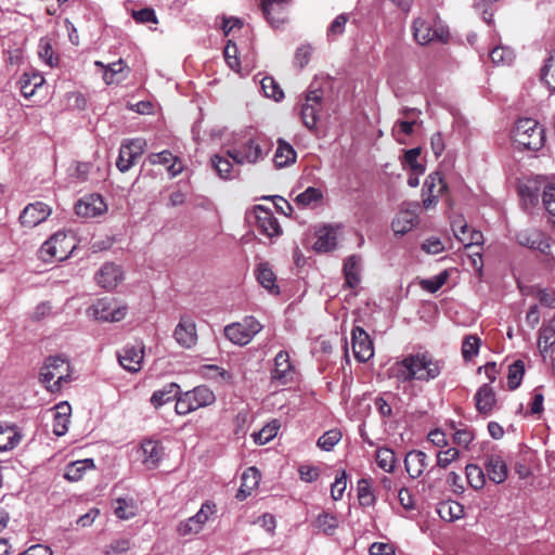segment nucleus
Here are the masks:
<instances>
[{"instance_id": "1", "label": "nucleus", "mask_w": 555, "mask_h": 555, "mask_svg": "<svg viewBox=\"0 0 555 555\" xmlns=\"http://www.w3.org/2000/svg\"><path fill=\"white\" fill-rule=\"evenodd\" d=\"M442 367L443 364L441 361L424 352L409 354L401 361L396 362L391 367V373L392 376L401 383L411 382L413 379L429 382L440 375Z\"/></svg>"}, {"instance_id": "18", "label": "nucleus", "mask_w": 555, "mask_h": 555, "mask_svg": "<svg viewBox=\"0 0 555 555\" xmlns=\"http://www.w3.org/2000/svg\"><path fill=\"white\" fill-rule=\"evenodd\" d=\"M289 0H261V10L272 26H279L287 20Z\"/></svg>"}, {"instance_id": "45", "label": "nucleus", "mask_w": 555, "mask_h": 555, "mask_svg": "<svg viewBox=\"0 0 555 555\" xmlns=\"http://www.w3.org/2000/svg\"><path fill=\"white\" fill-rule=\"evenodd\" d=\"M358 499L362 506H372L375 503V495L369 479L358 481Z\"/></svg>"}, {"instance_id": "4", "label": "nucleus", "mask_w": 555, "mask_h": 555, "mask_svg": "<svg viewBox=\"0 0 555 555\" xmlns=\"http://www.w3.org/2000/svg\"><path fill=\"white\" fill-rule=\"evenodd\" d=\"M412 28L415 40L422 46L435 40L446 42L449 37L447 27L430 12L417 17Z\"/></svg>"}, {"instance_id": "48", "label": "nucleus", "mask_w": 555, "mask_h": 555, "mask_svg": "<svg viewBox=\"0 0 555 555\" xmlns=\"http://www.w3.org/2000/svg\"><path fill=\"white\" fill-rule=\"evenodd\" d=\"M438 512L443 519L452 521L463 516V506L455 501H450L441 503Z\"/></svg>"}, {"instance_id": "63", "label": "nucleus", "mask_w": 555, "mask_h": 555, "mask_svg": "<svg viewBox=\"0 0 555 555\" xmlns=\"http://www.w3.org/2000/svg\"><path fill=\"white\" fill-rule=\"evenodd\" d=\"M542 202L548 214L555 216V182L548 183L544 188Z\"/></svg>"}, {"instance_id": "32", "label": "nucleus", "mask_w": 555, "mask_h": 555, "mask_svg": "<svg viewBox=\"0 0 555 555\" xmlns=\"http://www.w3.org/2000/svg\"><path fill=\"white\" fill-rule=\"evenodd\" d=\"M260 481V473L256 467H248L242 475V483L237 491L238 500L246 499Z\"/></svg>"}, {"instance_id": "38", "label": "nucleus", "mask_w": 555, "mask_h": 555, "mask_svg": "<svg viewBox=\"0 0 555 555\" xmlns=\"http://www.w3.org/2000/svg\"><path fill=\"white\" fill-rule=\"evenodd\" d=\"M361 258L357 255L349 256L344 263L346 282L354 287L360 282Z\"/></svg>"}, {"instance_id": "34", "label": "nucleus", "mask_w": 555, "mask_h": 555, "mask_svg": "<svg viewBox=\"0 0 555 555\" xmlns=\"http://www.w3.org/2000/svg\"><path fill=\"white\" fill-rule=\"evenodd\" d=\"M555 345V314L544 323L539 331L538 347L542 353H546Z\"/></svg>"}, {"instance_id": "50", "label": "nucleus", "mask_w": 555, "mask_h": 555, "mask_svg": "<svg viewBox=\"0 0 555 555\" xmlns=\"http://www.w3.org/2000/svg\"><path fill=\"white\" fill-rule=\"evenodd\" d=\"M377 465L385 472L391 473L395 468V452L388 448H382L376 451Z\"/></svg>"}, {"instance_id": "15", "label": "nucleus", "mask_w": 555, "mask_h": 555, "mask_svg": "<svg viewBox=\"0 0 555 555\" xmlns=\"http://www.w3.org/2000/svg\"><path fill=\"white\" fill-rule=\"evenodd\" d=\"M52 209L42 202L28 204L20 215V222L24 228L33 229L42 223L51 215Z\"/></svg>"}, {"instance_id": "23", "label": "nucleus", "mask_w": 555, "mask_h": 555, "mask_svg": "<svg viewBox=\"0 0 555 555\" xmlns=\"http://www.w3.org/2000/svg\"><path fill=\"white\" fill-rule=\"evenodd\" d=\"M124 279L122 270L115 263H105L95 275L98 284L106 289L115 288Z\"/></svg>"}, {"instance_id": "62", "label": "nucleus", "mask_w": 555, "mask_h": 555, "mask_svg": "<svg viewBox=\"0 0 555 555\" xmlns=\"http://www.w3.org/2000/svg\"><path fill=\"white\" fill-rule=\"evenodd\" d=\"M346 479L347 474L345 470H341L340 474L336 476L335 481L331 486V495L333 500L338 501L343 498L347 485Z\"/></svg>"}, {"instance_id": "60", "label": "nucleus", "mask_w": 555, "mask_h": 555, "mask_svg": "<svg viewBox=\"0 0 555 555\" xmlns=\"http://www.w3.org/2000/svg\"><path fill=\"white\" fill-rule=\"evenodd\" d=\"M224 59L231 69L241 73L240 60L237 57V47L229 40L224 48Z\"/></svg>"}, {"instance_id": "51", "label": "nucleus", "mask_w": 555, "mask_h": 555, "mask_svg": "<svg viewBox=\"0 0 555 555\" xmlns=\"http://www.w3.org/2000/svg\"><path fill=\"white\" fill-rule=\"evenodd\" d=\"M421 154V149L415 147L411 149L404 152L403 156V166H406L410 168L411 171H413L416 175H422L425 171V167L418 163L417 158Z\"/></svg>"}, {"instance_id": "33", "label": "nucleus", "mask_w": 555, "mask_h": 555, "mask_svg": "<svg viewBox=\"0 0 555 555\" xmlns=\"http://www.w3.org/2000/svg\"><path fill=\"white\" fill-rule=\"evenodd\" d=\"M179 385L176 383H169L165 385L162 389L155 390L151 396L150 402L155 408L158 409L164 404L170 402L179 393Z\"/></svg>"}, {"instance_id": "43", "label": "nucleus", "mask_w": 555, "mask_h": 555, "mask_svg": "<svg viewBox=\"0 0 555 555\" xmlns=\"http://www.w3.org/2000/svg\"><path fill=\"white\" fill-rule=\"evenodd\" d=\"M447 190V183L439 172L430 173L423 188L424 194H442Z\"/></svg>"}, {"instance_id": "11", "label": "nucleus", "mask_w": 555, "mask_h": 555, "mask_svg": "<svg viewBox=\"0 0 555 555\" xmlns=\"http://www.w3.org/2000/svg\"><path fill=\"white\" fill-rule=\"evenodd\" d=\"M119 364L131 373L141 370L144 359V345L142 343L128 344L117 354Z\"/></svg>"}, {"instance_id": "10", "label": "nucleus", "mask_w": 555, "mask_h": 555, "mask_svg": "<svg viewBox=\"0 0 555 555\" xmlns=\"http://www.w3.org/2000/svg\"><path fill=\"white\" fill-rule=\"evenodd\" d=\"M145 141L142 139H135L122 143L119 149V155L117 159V168L121 172L128 171L134 162L143 154L145 149Z\"/></svg>"}, {"instance_id": "2", "label": "nucleus", "mask_w": 555, "mask_h": 555, "mask_svg": "<svg viewBox=\"0 0 555 555\" xmlns=\"http://www.w3.org/2000/svg\"><path fill=\"white\" fill-rule=\"evenodd\" d=\"M72 369L68 360L63 356H51L46 359L40 371V380L47 389L60 391L64 384L70 380Z\"/></svg>"}, {"instance_id": "44", "label": "nucleus", "mask_w": 555, "mask_h": 555, "mask_svg": "<svg viewBox=\"0 0 555 555\" xmlns=\"http://www.w3.org/2000/svg\"><path fill=\"white\" fill-rule=\"evenodd\" d=\"M114 511L118 518L127 520L135 516L137 506L132 500L119 498L116 500Z\"/></svg>"}, {"instance_id": "56", "label": "nucleus", "mask_w": 555, "mask_h": 555, "mask_svg": "<svg viewBox=\"0 0 555 555\" xmlns=\"http://www.w3.org/2000/svg\"><path fill=\"white\" fill-rule=\"evenodd\" d=\"M448 278L449 273L444 270L430 279L422 280L420 285L424 291L436 293L446 284Z\"/></svg>"}, {"instance_id": "41", "label": "nucleus", "mask_w": 555, "mask_h": 555, "mask_svg": "<svg viewBox=\"0 0 555 555\" xmlns=\"http://www.w3.org/2000/svg\"><path fill=\"white\" fill-rule=\"evenodd\" d=\"M323 193L320 189L309 186L302 193L298 194L295 198L296 204L299 207L307 208L313 207L321 202Z\"/></svg>"}, {"instance_id": "19", "label": "nucleus", "mask_w": 555, "mask_h": 555, "mask_svg": "<svg viewBox=\"0 0 555 555\" xmlns=\"http://www.w3.org/2000/svg\"><path fill=\"white\" fill-rule=\"evenodd\" d=\"M295 367L291 362L287 351H280L274 358V367L271 371V379L280 385H286L293 382Z\"/></svg>"}, {"instance_id": "26", "label": "nucleus", "mask_w": 555, "mask_h": 555, "mask_svg": "<svg viewBox=\"0 0 555 555\" xmlns=\"http://www.w3.org/2000/svg\"><path fill=\"white\" fill-rule=\"evenodd\" d=\"M315 242L313 249L317 253H327L333 250L337 245L336 231L331 225H323L315 231Z\"/></svg>"}, {"instance_id": "3", "label": "nucleus", "mask_w": 555, "mask_h": 555, "mask_svg": "<svg viewBox=\"0 0 555 555\" xmlns=\"http://www.w3.org/2000/svg\"><path fill=\"white\" fill-rule=\"evenodd\" d=\"M513 141L518 149L538 151L545 142L544 129L531 118H521L513 129Z\"/></svg>"}, {"instance_id": "49", "label": "nucleus", "mask_w": 555, "mask_h": 555, "mask_svg": "<svg viewBox=\"0 0 555 555\" xmlns=\"http://www.w3.org/2000/svg\"><path fill=\"white\" fill-rule=\"evenodd\" d=\"M280 429V424L278 421H273L266 425L261 430L255 433L253 435L256 443L262 446L270 442L276 435Z\"/></svg>"}, {"instance_id": "40", "label": "nucleus", "mask_w": 555, "mask_h": 555, "mask_svg": "<svg viewBox=\"0 0 555 555\" xmlns=\"http://www.w3.org/2000/svg\"><path fill=\"white\" fill-rule=\"evenodd\" d=\"M21 437L11 426H0V452L12 450L20 442Z\"/></svg>"}, {"instance_id": "24", "label": "nucleus", "mask_w": 555, "mask_h": 555, "mask_svg": "<svg viewBox=\"0 0 555 555\" xmlns=\"http://www.w3.org/2000/svg\"><path fill=\"white\" fill-rule=\"evenodd\" d=\"M428 466L427 454L421 450H411L405 454L404 467L409 476L416 479L423 475Z\"/></svg>"}, {"instance_id": "46", "label": "nucleus", "mask_w": 555, "mask_h": 555, "mask_svg": "<svg viewBox=\"0 0 555 555\" xmlns=\"http://www.w3.org/2000/svg\"><path fill=\"white\" fill-rule=\"evenodd\" d=\"M315 526L325 534H333L338 527V519L330 513H321L315 519Z\"/></svg>"}, {"instance_id": "6", "label": "nucleus", "mask_w": 555, "mask_h": 555, "mask_svg": "<svg viewBox=\"0 0 555 555\" xmlns=\"http://www.w3.org/2000/svg\"><path fill=\"white\" fill-rule=\"evenodd\" d=\"M263 328L262 324L253 315L245 317L224 327L225 337L233 344L245 346Z\"/></svg>"}, {"instance_id": "35", "label": "nucleus", "mask_w": 555, "mask_h": 555, "mask_svg": "<svg viewBox=\"0 0 555 555\" xmlns=\"http://www.w3.org/2000/svg\"><path fill=\"white\" fill-rule=\"evenodd\" d=\"M256 275L262 287L268 289L271 294H279L280 289L275 283L276 278L269 263H260L256 269Z\"/></svg>"}, {"instance_id": "58", "label": "nucleus", "mask_w": 555, "mask_h": 555, "mask_svg": "<svg viewBox=\"0 0 555 555\" xmlns=\"http://www.w3.org/2000/svg\"><path fill=\"white\" fill-rule=\"evenodd\" d=\"M94 64L104 68L103 78L107 85L114 83L116 81L115 76L120 74L124 69V62L121 60L107 66L100 61H96Z\"/></svg>"}, {"instance_id": "17", "label": "nucleus", "mask_w": 555, "mask_h": 555, "mask_svg": "<svg viewBox=\"0 0 555 555\" xmlns=\"http://www.w3.org/2000/svg\"><path fill=\"white\" fill-rule=\"evenodd\" d=\"M323 93L321 90H310L306 95V102L301 105V119L308 129H313L318 122Z\"/></svg>"}, {"instance_id": "61", "label": "nucleus", "mask_w": 555, "mask_h": 555, "mask_svg": "<svg viewBox=\"0 0 555 555\" xmlns=\"http://www.w3.org/2000/svg\"><path fill=\"white\" fill-rule=\"evenodd\" d=\"M348 22L347 14H339L336 18L331 23L327 28V37L330 39H335L341 36L345 31V26Z\"/></svg>"}, {"instance_id": "20", "label": "nucleus", "mask_w": 555, "mask_h": 555, "mask_svg": "<svg viewBox=\"0 0 555 555\" xmlns=\"http://www.w3.org/2000/svg\"><path fill=\"white\" fill-rule=\"evenodd\" d=\"M106 209L107 206L99 194L86 195L75 205L76 214L83 218H94L104 214Z\"/></svg>"}, {"instance_id": "47", "label": "nucleus", "mask_w": 555, "mask_h": 555, "mask_svg": "<svg viewBox=\"0 0 555 555\" xmlns=\"http://www.w3.org/2000/svg\"><path fill=\"white\" fill-rule=\"evenodd\" d=\"M481 340L476 335H468L464 338L462 344V356L466 361H470L475 358L480 348Z\"/></svg>"}, {"instance_id": "42", "label": "nucleus", "mask_w": 555, "mask_h": 555, "mask_svg": "<svg viewBox=\"0 0 555 555\" xmlns=\"http://www.w3.org/2000/svg\"><path fill=\"white\" fill-rule=\"evenodd\" d=\"M541 80L551 91H555V51L550 53L541 68Z\"/></svg>"}, {"instance_id": "5", "label": "nucleus", "mask_w": 555, "mask_h": 555, "mask_svg": "<svg viewBox=\"0 0 555 555\" xmlns=\"http://www.w3.org/2000/svg\"><path fill=\"white\" fill-rule=\"evenodd\" d=\"M75 248L76 243L73 235L57 232L41 245L39 254L44 262L62 261L67 259Z\"/></svg>"}, {"instance_id": "57", "label": "nucleus", "mask_w": 555, "mask_h": 555, "mask_svg": "<svg viewBox=\"0 0 555 555\" xmlns=\"http://www.w3.org/2000/svg\"><path fill=\"white\" fill-rule=\"evenodd\" d=\"M261 89L267 98L275 101H280L284 96L282 89L272 77L262 78Z\"/></svg>"}, {"instance_id": "31", "label": "nucleus", "mask_w": 555, "mask_h": 555, "mask_svg": "<svg viewBox=\"0 0 555 555\" xmlns=\"http://www.w3.org/2000/svg\"><path fill=\"white\" fill-rule=\"evenodd\" d=\"M141 451L143 455V463L149 468H155L163 456L164 448L157 441L146 440L142 443Z\"/></svg>"}, {"instance_id": "52", "label": "nucleus", "mask_w": 555, "mask_h": 555, "mask_svg": "<svg viewBox=\"0 0 555 555\" xmlns=\"http://www.w3.org/2000/svg\"><path fill=\"white\" fill-rule=\"evenodd\" d=\"M525 373L524 363L518 360L508 367L507 384L511 390H515L521 383Z\"/></svg>"}, {"instance_id": "54", "label": "nucleus", "mask_w": 555, "mask_h": 555, "mask_svg": "<svg viewBox=\"0 0 555 555\" xmlns=\"http://www.w3.org/2000/svg\"><path fill=\"white\" fill-rule=\"evenodd\" d=\"M341 433L338 429H331L324 433L317 442V446L324 450L331 451L340 441Z\"/></svg>"}, {"instance_id": "9", "label": "nucleus", "mask_w": 555, "mask_h": 555, "mask_svg": "<svg viewBox=\"0 0 555 555\" xmlns=\"http://www.w3.org/2000/svg\"><path fill=\"white\" fill-rule=\"evenodd\" d=\"M253 214L255 217V225L261 234L270 238L281 235L282 229L271 209L257 205Z\"/></svg>"}, {"instance_id": "29", "label": "nucleus", "mask_w": 555, "mask_h": 555, "mask_svg": "<svg viewBox=\"0 0 555 555\" xmlns=\"http://www.w3.org/2000/svg\"><path fill=\"white\" fill-rule=\"evenodd\" d=\"M94 468L95 465L92 459L74 461L66 465L64 478L72 482L79 481L88 470Z\"/></svg>"}, {"instance_id": "27", "label": "nucleus", "mask_w": 555, "mask_h": 555, "mask_svg": "<svg viewBox=\"0 0 555 555\" xmlns=\"http://www.w3.org/2000/svg\"><path fill=\"white\" fill-rule=\"evenodd\" d=\"M193 410L208 406L216 401V396L211 389L206 386H197L192 390L184 392Z\"/></svg>"}, {"instance_id": "7", "label": "nucleus", "mask_w": 555, "mask_h": 555, "mask_svg": "<svg viewBox=\"0 0 555 555\" xmlns=\"http://www.w3.org/2000/svg\"><path fill=\"white\" fill-rule=\"evenodd\" d=\"M127 312V306L111 298H101L87 309V315L100 322H119Z\"/></svg>"}, {"instance_id": "36", "label": "nucleus", "mask_w": 555, "mask_h": 555, "mask_svg": "<svg viewBox=\"0 0 555 555\" xmlns=\"http://www.w3.org/2000/svg\"><path fill=\"white\" fill-rule=\"evenodd\" d=\"M44 83V78L39 73H25L20 79L21 92L25 98H30L36 90Z\"/></svg>"}, {"instance_id": "8", "label": "nucleus", "mask_w": 555, "mask_h": 555, "mask_svg": "<svg viewBox=\"0 0 555 555\" xmlns=\"http://www.w3.org/2000/svg\"><path fill=\"white\" fill-rule=\"evenodd\" d=\"M418 203H409L403 206L391 222L396 235L410 232L418 222Z\"/></svg>"}, {"instance_id": "14", "label": "nucleus", "mask_w": 555, "mask_h": 555, "mask_svg": "<svg viewBox=\"0 0 555 555\" xmlns=\"http://www.w3.org/2000/svg\"><path fill=\"white\" fill-rule=\"evenodd\" d=\"M227 156L237 165L256 164L263 158V152L255 140H248L238 149H230Z\"/></svg>"}, {"instance_id": "59", "label": "nucleus", "mask_w": 555, "mask_h": 555, "mask_svg": "<svg viewBox=\"0 0 555 555\" xmlns=\"http://www.w3.org/2000/svg\"><path fill=\"white\" fill-rule=\"evenodd\" d=\"M436 466L439 468H447L451 463L460 457V452L455 448L438 451L436 454Z\"/></svg>"}, {"instance_id": "39", "label": "nucleus", "mask_w": 555, "mask_h": 555, "mask_svg": "<svg viewBox=\"0 0 555 555\" xmlns=\"http://www.w3.org/2000/svg\"><path fill=\"white\" fill-rule=\"evenodd\" d=\"M230 157L214 155L211 157V165L217 171L218 176L223 180H231L238 176V170H235L229 160Z\"/></svg>"}, {"instance_id": "64", "label": "nucleus", "mask_w": 555, "mask_h": 555, "mask_svg": "<svg viewBox=\"0 0 555 555\" xmlns=\"http://www.w3.org/2000/svg\"><path fill=\"white\" fill-rule=\"evenodd\" d=\"M535 297L541 305L548 308H555V289L539 288L535 293Z\"/></svg>"}, {"instance_id": "21", "label": "nucleus", "mask_w": 555, "mask_h": 555, "mask_svg": "<svg viewBox=\"0 0 555 555\" xmlns=\"http://www.w3.org/2000/svg\"><path fill=\"white\" fill-rule=\"evenodd\" d=\"M476 410L486 416L490 415L498 406L496 395L490 384L481 385L474 397Z\"/></svg>"}, {"instance_id": "28", "label": "nucleus", "mask_w": 555, "mask_h": 555, "mask_svg": "<svg viewBox=\"0 0 555 555\" xmlns=\"http://www.w3.org/2000/svg\"><path fill=\"white\" fill-rule=\"evenodd\" d=\"M149 160L151 164H162V165H168V172L171 177H176L183 170L182 163L172 155L169 151H163L159 153H153L149 156Z\"/></svg>"}, {"instance_id": "25", "label": "nucleus", "mask_w": 555, "mask_h": 555, "mask_svg": "<svg viewBox=\"0 0 555 555\" xmlns=\"http://www.w3.org/2000/svg\"><path fill=\"white\" fill-rule=\"evenodd\" d=\"M452 230L455 237L465 246L469 247L473 245H479L482 243V233L475 229H470L466 223L462 221H454L452 223Z\"/></svg>"}, {"instance_id": "55", "label": "nucleus", "mask_w": 555, "mask_h": 555, "mask_svg": "<svg viewBox=\"0 0 555 555\" xmlns=\"http://www.w3.org/2000/svg\"><path fill=\"white\" fill-rule=\"evenodd\" d=\"M466 477L468 483L476 490L481 489L485 486L486 479L483 470L475 464H468L466 466Z\"/></svg>"}, {"instance_id": "30", "label": "nucleus", "mask_w": 555, "mask_h": 555, "mask_svg": "<svg viewBox=\"0 0 555 555\" xmlns=\"http://www.w3.org/2000/svg\"><path fill=\"white\" fill-rule=\"evenodd\" d=\"M487 474L495 483H502L507 477V467L500 455H490L486 462Z\"/></svg>"}, {"instance_id": "12", "label": "nucleus", "mask_w": 555, "mask_h": 555, "mask_svg": "<svg viewBox=\"0 0 555 555\" xmlns=\"http://www.w3.org/2000/svg\"><path fill=\"white\" fill-rule=\"evenodd\" d=\"M216 512V505L206 502L202 505L199 511L178 526V532L180 535L195 534L198 533L209 517Z\"/></svg>"}, {"instance_id": "22", "label": "nucleus", "mask_w": 555, "mask_h": 555, "mask_svg": "<svg viewBox=\"0 0 555 555\" xmlns=\"http://www.w3.org/2000/svg\"><path fill=\"white\" fill-rule=\"evenodd\" d=\"M517 242L521 246H526L530 249L539 250L542 254H546L550 249V243L547 236L538 230H525L517 234Z\"/></svg>"}, {"instance_id": "13", "label": "nucleus", "mask_w": 555, "mask_h": 555, "mask_svg": "<svg viewBox=\"0 0 555 555\" xmlns=\"http://www.w3.org/2000/svg\"><path fill=\"white\" fill-rule=\"evenodd\" d=\"M173 337L180 347L193 348L198 338L195 321L189 315H182L173 331Z\"/></svg>"}, {"instance_id": "16", "label": "nucleus", "mask_w": 555, "mask_h": 555, "mask_svg": "<svg viewBox=\"0 0 555 555\" xmlns=\"http://www.w3.org/2000/svg\"><path fill=\"white\" fill-rule=\"evenodd\" d=\"M351 344L353 354L359 362H366L373 357V343L369 334L362 327L356 326L352 330Z\"/></svg>"}, {"instance_id": "53", "label": "nucleus", "mask_w": 555, "mask_h": 555, "mask_svg": "<svg viewBox=\"0 0 555 555\" xmlns=\"http://www.w3.org/2000/svg\"><path fill=\"white\" fill-rule=\"evenodd\" d=\"M514 57V51L507 47H495L490 52L491 61L498 65H509Z\"/></svg>"}, {"instance_id": "37", "label": "nucleus", "mask_w": 555, "mask_h": 555, "mask_svg": "<svg viewBox=\"0 0 555 555\" xmlns=\"http://www.w3.org/2000/svg\"><path fill=\"white\" fill-rule=\"evenodd\" d=\"M296 160V152L291 144L283 140L278 141L274 154V164L278 168L286 167Z\"/></svg>"}]
</instances>
